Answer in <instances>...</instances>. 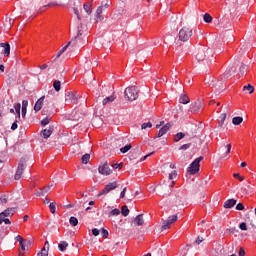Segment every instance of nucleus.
<instances>
[{"label": "nucleus", "mask_w": 256, "mask_h": 256, "mask_svg": "<svg viewBox=\"0 0 256 256\" xmlns=\"http://www.w3.org/2000/svg\"><path fill=\"white\" fill-rule=\"evenodd\" d=\"M190 111L191 113H197V111H201V102H193L190 105Z\"/></svg>", "instance_id": "21"}, {"label": "nucleus", "mask_w": 256, "mask_h": 256, "mask_svg": "<svg viewBox=\"0 0 256 256\" xmlns=\"http://www.w3.org/2000/svg\"><path fill=\"white\" fill-rule=\"evenodd\" d=\"M120 214H121V210H119L118 208H115L110 212V217H115Z\"/></svg>", "instance_id": "42"}, {"label": "nucleus", "mask_w": 256, "mask_h": 256, "mask_svg": "<svg viewBox=\"0 0 256 256\" xmlns=\"http://www.w3.org/2000/svg\"><path fill=\"white\" fill-rule=\"evenodd\" d=\"M66 103H73L76 105L77 101H79V95L73 93V92H67L65 96Z\"/></svg>", "instance_id": "10"}, {"label": "nucleus", "mask_w": 256, "mask_h": 256, "mask_svg": "<svg viewBox=\"0 0 256 256\" xmlns=\"http://www.w3.org/2000/svg\"><path fill=\"white\" fill-rule=\"evenodd\" d=\"M175 178H177V171L174 170L169 174V180L171 181Z\"/></svg>", "instance_id": "48"}, {"label": "nucleus", "mask_w": 256, "mask_h": 256, "mask_svg": "<svg viewBox=\"0 0 256 256\" xmlns=\"http://www.w3.org/2000/svg\"><path fill=\"white\" fill-rule=\"evenodd\" d=\"M53 131H54L53 126H50L46 129L42 130L40 132V135H41V137H43V139H49V137H51V135H53Z\"/></svg>", "instance_id": "13"}, {"label": "nucleus", "mask_w": 256, "mask_h": 256, "mask_svg": "<svg viewBox=\"0 0 256 256\" xmlns=\"http://www.w3.org/2000/svg\"><path fill=\"white\" fill-rule=\"evenodd\" d=\"M98 173H100V175H104L107 177L111 175V173H113V170H111V168L109 167L108 162H104L98 167Z\"/></svg>", "instance_id": "6"}, {"label": "nucleus", "mask_w": 256, "mask_h": 256, "mask_svg": "<svg viewBox=\"0 0 256 256\" xmlns=\"http://www.w3.org/2000/svg\"><path fill=\"white\" fill-rule=\"evenodd\" d=\"M239 256H245V249L243 248L239 249Z\"/></svg>", "instance_id": "63"}, {"label": "nucleus", "mask_w": 256, "mask_h": 256, "mask_svg": "<svg viewBox=\"0 0 256 256\" xmlns=\"http://www.w3.org/2000/svg\"><path fill=\"white\" fill-rule=\"evenodd\" d=\"M247 69H248V66L241 63L240 68H239L240 74L245 75V71H247Z\"/></svg>", "instance_id": "40"}, {"label": "nucleus", "mask_w": 256, "mask_h": 256, "mask_svg": "<svg viewBox=\"0 0 256 256\" xmlns=\"http://www.w3.org/2000/svg\"><path fill=\"white\" fill-rule=\"evenodd\" d=\"M153 127V124L151 122L143 123L141 125V129H151Z\"/></svg>", "instance_id": "44"}, {"label": "nucleus", "mask_w": 256, "mask_h": 256, "mask_svg": "<svg viewBox=\"0 0 256 256\" xmlns=\"http://www.w3.org/2000/svg\"><path fill=\"white\" fill-rule=\"evenodd\" d=\"M44 99H45V97L42 96V97H40V98L37 100V102L35 103V105H34V111H36V113H37V111H41V108L43 107V101H44Z\"/></svg>", "instance_id": "22"}, {"label": "nucleus", "mask_w": 256, "mask_h": 256, "mask_svg": "<svg viewBox=\"0 0 256 256\" xmlns=\"http://www.w3.org/2000/svg\"><path fill=\"white\" fill-rule=\"evenodd\" d=\"M121 213H122L123 217H127V215H129V207L122 206Z\"/></svg>", "instance_id": "39"}, {"label": "nucleus", "mask_w": 256, "mask_h": 256, "mask_svg": "<svg viewBox=\"0 0 256 256\" xmlns=\"http://www.w3.org/2000/svg\"><path fill=\"white\" fill-rule=\"evenodd\" d=\"M14 109L16 111L17 114V119H21V103H16L14 104Z\"/></svg>", "instance_id": "29"}, {"label": "nucleus", "mask_w": 256, "mask_h": 256, "mask_svg": "<svg viewBox=\"0 0 256 256\" xmlns=\"http://www.w3.org/2000/svg\"><path fill=\"white\" fill-rule=\"evenodd\" d=\"M225 119H227V113L221 114L220 121L218 122L219 127H223V125H225Z\"/></svg>", "instance_id": "32"}, {"label": "nucleus", "mask_w": 256, "mask_h": 256, "mask_svg": "<svg viewBox=\"0 0 256 256\" xmlns=\"http://www.w3.org/2000/svg\"><path fill=\"white\" fill-rule=\"evenodd\" d=\"M172 124L171 123H167L166 125H164L159 131L156 137H154V139H157L159 137H163V135H165V133H167V131H169V129H171Z\"/></svg>", "instance_id": "12"}, {"label": "nucleus", "mask_w": 256, "mask_h": 256, "mask_svg": "<svg viewBox=\"0 0 256 256\" xmlns=\"http://www.w3.org/2000/svg\"><path fill=\"white\" fill-rule=\"evenodd\" d=\"M225 148L227 149L226 150V153H225V157H227V155H229V153H231V144H227L225 146Z\"/></svg>", "instance_id": "55"}, {"label": "nucleus", "mask_w": 256, "mask_h": 256, "mask_svg": "<svg viewBox=\"0 0 256 256\" xmlns=\"http://www.w3.org/2000/svg\"><path fill=\"white\" fill-rule=\"evenodd\" d=\"M245 209V206L243 205V203H238L236 205V210L237 211H243Z\"/></svg>", "instance_id": "51"}, {"label": "nucleus", "mask_w": 256, "mask_h": 256, "mask_svg": "<svg viewBox=\"0 0 256 256\" xmlns=\"http://www.w3.org/2000/svg\"><path fill=\"white\" fill-rule=\"evenodd\" d=\"M117 99V97L114 96V94H112L111 96H108L106 98L103 99L102 104L103 105H109V103H113V101Z\"/></svg>", "instance_id": "27"}, {"label": "nucleus", "mask_w": 256, "mask_h": 256, "mask_svg": "<svg viewBox=\"0 0 256 256\" xmlns=\"http://www.w3.org/2000/svg\"><path fill=\"white\" fill-rule=\"evenodd\" d=\"M26 168H27V159L21 158L18 162L17 170L14 175L15 181H19V179H21V177L23 176V172L25 171Z\"/></svg>", "instance_id": "2"}, {"label": "nucleus", "mask_w": 256, "mask_h": 256, "mask_svg": "<svg viewBox=\"0 0 256 256\" xmlns=\"http://www.w3.org/2000/svg\"><path fill=\"white\" fill-rule=\"evenodd\" d=\"M191 148V143L188 144H183L182 146H180L179 151H187V149Z\"/></svg>", "instance_id": "45"}, {"label": "nucleus", "mask_w": 256, "mask_h": 256, "mask_svg": "<svg viewBox=\"0 0 256 256\" xmlns=\"http://www.w3.org/2000/svg\"><path fill=\"white\" fill-rule=\"evenodd\" d=\"M204 21H205V23H211V21H213V17L210 16L209 13H206V14H204Z\"/></svg>", "instance_id": "43"}, {"label": "nucleus", "mask_w": 256, "mask_h": 256, "mask_svg": "<svg viewBox=\"0 0 256 256\" xmlns=\"http://www.w3.org/2000/svg\"><path fill=\"white\" fill-rule=\"evenodd\" d=\"M203 159V156H200L198 158H196L191 164L190 166L187 168L188 173H190V175H195V173H199V169L201 167V160Z\"/></svg>", "instance_id": "4"}, {"label": "nucleus", "mask_w": 256, "mask_h": 256, "mask_svg": "<svg viewBox=\"0 0 256 256\" xmlns=\"http://www.w3.org/2000/svg\"><path fill=\"white\" fill-rule=\"evenodd\" d=\"M243 91H248L249 94L251 95V93H254L255 87H253V85H251V84H248L243 87Z\"/></svg>", "instance_id": "34"}, {"label": "nucleus", "mask_w": 256, "mask_h": 256, "mask_svg": "<svg viewBox=\"0 0 256 256\" xmlns=\"http://www.w3.org/2000/svg\"><path fill=\"white\" fill-rule=\"evenodd\" d=\"M174 203L176 206L183 205L185 203V199L183 198V193L178 192L175 195Z\"/></svg>", "instance_id": "16"}, {"label": "nucleus", "mask_w": 256, "mask_h": 256, "mask_svg": "<svg viewBox=\"0 0 256 256\" xmlns=\"http://www.w3.org/2000/svg\"><path fill=\"white\" fill-rule=\"evenodd\" d=\"M191 99H189V96L187 94H182L179 98V103H182V105H187V103H190Z\"/></svg>", "instance_id": "25"}, {"label": "nucleus", "mask_w": 256, "mask_h": 256, "mask_svg": "<svg viewBox=\"0 0 256 256\" xmlns=\"http://www.w3.org/2000/svg\"><path fill=\"white\" fill-rule=\"evenodd\" d=\"M191 37H193V30L191 28L185 26L179 31V40L183 41V43L190 40Z\"/></svg>", "instance_id": "3"}, {"label": "nucleus", "mask_w": 256, "mask_h": 256, "mask_svg": "<svg viewBox=\"0 0 256 256\" xmlns=\"http://www.w3.org/2000/svg\"><path fill=\"white\" fill-rule=\"evenodd\" d=\"M89 159H91V155L90 154H84L81 158V161L84 165H87V163H89Z\"/></svg>", "instance_id": "36"}, {"label": "nucleus", "mask_w": 256, "mask_h": 256, "mask_svg": "<svg viewBox=\"0 0 256 256\" xmlns=\"http://www.w3.org/2000/svg\"><path fill=\"white\" fill-rule=\"evenodd\" d=\"M53 87H54L55 91H61V81L55 80L53 83Z\"/></svg>", "instance_id": "38"}, {"label": "nucleus", "mask_w": 256, "mask_h": 256, "mask_svg": "<svg viewBox=\"0 0 256 256\" xmlns=\"http://www.w3.org/2000/svg\"><path fill=\"white\" fill-rule=\"evenodd\" d=\"M233 177H235V179H238L239 181H245V177L241 176L239 173H234Z\"/></svg>", "instance_id": "47"}, {"label": "nucleus", "mask_w": 256, "mask_h": 256, "mask_svg": "<svg viewBox=\"0 0 256 256\" xmlns=\"http://www.w3.org/2000/svg\"><path fill=\"white\" fill-rule=\"evenodd\" d=\"M50 121H51V120H50L49 118H45V119H43V120L41 121V125H43V126L49 125Z\"/></svg>", "instance_id": "56"}, {"label": "nucleus", "mask_w": 256, "mask_h": 256, "mask_svg": "<svg viewBox=\"0 0 256 256\" xmlns=\"http://www.w3.org/2000/svg\"><path fill=\"white\" fill-rule=\"evenodd\" d=\"M83 9H84L85 13H87V15H91V13H93L92 4L89 2L84 3Z\"/></svg>", "instance_id": "24"}, {"label": "nucleus", "mask_w": 256, "mask_h": 256, "mask_svg": "<svg viewBox=\"0 0 256 256\" xmlns=\"http://www.w3.org/2000/svg\"><path fill=\"white\" fill-rule=\"evenodd\" d=\"M69 247V243L65 241H61L58 245V249L63 253L64 251H67V248Z\"/></svg>", "instance_id": "28"}, {"label": "nucleus", "mask_w": 256, "mask_h": 256, "mask_svg": "<svg viewBox=\"0 0 256 256\" xmlns=\"http://www.w3.org/2000/svg\"><path fill=\"white\" fill-rule=\"evenodd\" d=\"M233 125H241L243 123V117L237 116L232 119Z\"/></svg>", "instance_id": "33"}, {"label": "nucleus", "mask_w": 256, "mask_h": 256, "mask_svg": "<svg viewBox=\"0 0 256 256\" xmlns=\"http://www.w3.org/2000/svg\"><path fill=\"white\" fill-rule=\"evenodd\" d=\"M51 191V186H46L44 188H40L37 192H36V197H45V195H47V193Z\"/></svg>", "instance_id": "17"}, {"label": "nucleus", "mask_w": 256, "mask_h": 256, "mask_svg": "<svg viewBox=\"0 0 256 256\" xmlns=\"http://www.w3.org/2000/svg\"><path fill=\"white\" fill-rule=\"evenodd\" d=\"M177 219H179L177 214L168 217L167 220L163 221L162 229H164V230L171 229V225H173V223H175L177 221Z\"/></svg>", "instance_id": "7"}, {"label": "nucleus", "mask_w": 256, "mask_h": 256, "mask_svg": "<svg viewBox=\"0 0 256 256\" xmlns=\"http://www.w3.org/2000/svg\"><path fill=\"white\" fill-rule=\"evenodd\" d=\"M0 201H1V203H7V196L6 195H0Z\"/></svg>", "instance_id": "58"}, {"label": "nucleus", "mask_w": 256, "mask_h": 256, "mask_svg": "<svg viewBox=\"0 0 256 256\" xmlns=\"http://www.w3.org/2000/svg\"><path fill=\"white\" fill-rule=\"evenodd\" d=\"M209 53H211V51L207 48H198L195 51V58L197 59L198 62L205 61Z\"/></svg>", "instance_id": "5"}, {"label": "nucleus", "mask_w": 256, "mask_h": 256, "mask_svg": "<svg viewBox=\"0 0 256 256\" xmlns=\"http://www.w3.org/2000/svg\"><path fill=\"white\" fill-rule=\"evenodd\" d=\"M69 223L72 227H77L79 225V220L75 216H71L69 219Z\"/></svg>", "instance_id": "31"}, {"label": "nucleus", "mask_w": 256, "mask_h": 256, "mask_svg": "<svg viewBox=\"0 0 256 256\" xmlns=\"http://www.w3.org/2000/svg\"><path fill=\"white\" fill-rule=\"evenodd\" d=\"M82 35H83V23L80 22L79 26L77 27V35L71 41H69L72 47H75L77 45Z\"/></svg>", "instance_id": "8"}, {"label": "nucleus", "mask_w": 256, "mask_h": 256, "mask_svg": "<svg viewBox=\"0 0 256 256\" xmlns=\"http://www.w3.org/2000/svg\"><path fill=\"white\" fill-rule=\"evenodd\" d=\"M113 169H123V163H116L112 165Z\"/></svg>", "instance_id": "52"}, {"label": "nucleus", "mask_w": 256, "mask_h": 256, "mask_svg": "<svg viewBox=\"0 0 256 256\" xmlns=\"http://www.w3.org/2000/svg\"><path fill=\"white\" fill-rule=\"evenodd\" d=\"M79 9H81V1L76 0V1H74L73 11H74V14L76 15L78 21H81V14L79 13Z\"/></svg>", "instance_id": "14"}, {"label": "nucleus", "mask_w": 256, "mask_h": 256, "mask_svg": "<svg viewBox=\"0 0 256 256\" xmlns=\"http://www.w3.org/2000/svg\"><path fill=\"white\" fill-rule=\"evenodd\" d=\"M124 97L127 101H136L139 98V90L135 86L127 87L124 91Z\"/></svg>", "instance_id": "1"}, {"label": "nucleus", "mask_w": 256, "mask_h": 256, "mask_svg": "<svg viewBox=\"0 0 256 256\" xmlns=\"http://www.w3.org/2000/svg\"><path fill=\"white\" fill-rule=\"evenodd\" d=\"M117 189V182H111L108 183L104 189L98 194V197H101V195H107L110 191H113Z\"/></svg>", "instance_id": "9"}, {"label": "nucleus", "mask_w": 256, "mask_h": 256, "mask_svg": "<svg viewBox=\"0 0 256 256\" xmlns=\"http://www.w3.org/2000/svg\"><path fill=\"white\" fill-rule=\"evenodd\" d=\"M181 139H185V133H183V132H178V133L174 136V141H175V143H179V141H181Z\"/></svg>", "instance_id": "30"}, {"label": "nucleus", "mask_w": 256, "mask_h": 256, "mask_svg": "<svg viewBox=\"0 0 256 256\" xmlns=\"http://www.w3.org/2000/svg\"><path fill=\"white\" fill-rule=\"evenodd\" d=\"M17 127H18V125H17V120H16V121L12 124L11 130H12V131H16Z\"/></svg>", "instance_id": "61"}, {"label": "nucleus", "mask_w": 256, "mask_h": 256, "mask_svg": "<svg viewBox=\"0 0 256 256\" xmlns=\"http://www.w3.org/2000/svg\"><path fill=\"white\" fill-rule=\"evenodd\" d=\"M15 211H17V208H7L3 212L0 213V219L7 218V217H13L15 215Z\"/></svg>", "instance_id": "11"}, {"label": "nucleus", "mask_w": 256, "mask_h": 256, "mask_svg": "<svg viewBox=\"0 0 256 256\" xmlns=\"http://www.w3.org/2000/svg\"><path fill=\"white\" fill-rule=\"evenodd\" d=\"M101 235L104 239H107V237H109V231L102 229Z\"/></svg>", "instance_id": "49"}, {"label": "nucleus", "mask_w": 256, "mask_h": 256, "mask_svg": "<svg viewBox=\"0 0 256 256\" xmlns=\"http://www.w3.org/2000/svg\"><path fill=\"white\" fill-rule=\"evenodd\" d=\"M15 241H18V243H25V239L21 237V235H18L15 237Z\"/></svg>", "instance_id": "53"}, {"label": "nucleus", "mask_w": 256, "mask_h": 256, "mask_svg": "<svg viewBox=\"0 0 256 256\" xmlns=\"http://www.w3.org/2000/svg\"><path fill=\"white\" fill-rule=\"evenodd\" d=\"M49 209L50 212L55 215V211H57V203L56 202H52L49 204Z\"/></svg>", "instance_id": "37"}, {"label": "nucleus", "mask_w": 256, "mask_h": 256, "mask_svg": "<svg viewBox=\"0 0 256 256\" xmlns=\"http://www.w3.org/2000/svg\"><path fill=\"white\" fill-rule=\"evenodd\" d=\"M151 155H155V152L149 153L148 155H146L143 158H141L140 161H145L148 157H151Z\"/></svg>", "instance_id": "60"}, {"label": "nucleus", "mask_w": 256, "mask_h": 256, "mask_svg": "<svg viewBox=\"0 0 256 256\" xmlns=\"http://www.w3.org/2000/svg\"><path fill=\"white\" fill-rule=\"evenodd\" d=\"M237 205V200L235 199H228L224 202V209H231Z\"/></svg>", "instance_id": "20"}, {"label": "nucleus", "mask_w": 256, "mask_h": 256, "mask_svg": "<svg viewBox=\"0 0 256 256\" xmlns=\"http://www.w3.org/2000/svg\"><path fill=\"white\" fill-rule=\"evenodd\" d=\"M37 256H49V252L45 247H43Z\"/></svg>", "instance_id": "41"}, {"label": "nucleus", "mask_w": 256, "mask_h": 256, "mask_svg": "<svg viewBox=\"0 0 256 256\" xmlns=\"http://www.w3.org/2000/svg\"><path fill=\"white\" fill-rule=\"evenodd\" d=\"M233 73H237V67L232 66L228 72H226V75H233Z\"/></svg>", "instance_id": "46"}, {"label": "nucleus", "mask_w": 256, "mask_h": 256, "mask_svg": "<svg viewBox=\"0 0 256 256\" xmlns=\"http://www.w3.org/2000/svg\"><path fill=\"white\" fill-rule=\"evenodd\" d=\"M92 234L94 235V237L99 236V229L93 228V229H92Z\"/></svg>", "instance_id": "59"}, {"label": "nucleus", "mask_w": 256, "mask_h": 256, "mask_svg": "<svg viewBox=\"0 0 256 256\" xmlns=\"http://www.w3.org/2000/svg\"><path fill=\"white\" fill-rule=\"evenodd\" d=\"M47 67H49V64H43L39 66V69L45 70Z\"/></svg>", "instance_id": "64"}, {"label": "nucleus", "mask_w": 256, "mask_h": 256, "mask_svg": "<svg viewBox=\"0 0 256 256\" xmlns=\"http://www.w3.org/2000/svg\"><path fill=\"white\" fill-rule=\"evenodd\" d=\"M203 241H205L204 239H203V237H198L196 240H195V245H201V243H203Z\"/></svg>", "instance_id": "54"}, {"label": "nucleus", "mask_w": 256, "mask_h": 256, "mask_svg": "<svg viewBox=\"0 0 256 256\" xmlns=\"http://www.w3.org/2000/svg\"><path fill=\"white\" fill-rule=\"evenodd\" d=\"M127 192V187H124L122 192L120 193V199H125V193Z\"/></svg>", "instance_id": "57"}, {"label": "nucleus", "mask_w": 256, "mask_h": 256, "mask_svg": "<svg viewBox=\"0 0 256 256\" xmlns=\"http://www.w3.org/2000/svg\"><path fill=\"white\" fill-rule=\"evenodd\" d=\"M0 47L4 49L3 54L5 57H9V55H11V45H9V43H0Z\"/></svg>", "instance_id": "18"}, {"label": "nucleus", "mask_w": 256, "mask_h": 256, "mask_svg": "<svg viewBox=\"0 0 256 256\" xmlns=\"http://www.w3.org/2000/svg\"><path fill=\"white\" fill-rule=\"evenodd\" d=\"M102 13H103V6H99L95 13V20L97 23H99V21H103L104 17Z\"/></svg>", "instance_id": "19"}, {"label": "nucleus", "mask_w": 256, "mask_h": 256, "mask_svg": "<svg viewBox=\"0 0 256 256\" xmlns=\"http://www.w3.org/2000/svg\"><path fill=\"white\" fill-rule=\"evenodd\" d=\"M29 105V101L23 100L22 101V117L25 119V116L27 115V107Z\"/></svg>", "instance_id": "26"}, {"label": "nucleus", "mask_w": 256, "mask_h": 256, "mask_svg": "<svg viewBox=\"0 0 256 256\" xmlns=\"http://www.w3.org/2000/svg\"><path fill=\"white\" fill-rule=\"evenodd\" d=\"M239 229H241V231H247V223L242 222V223L239 225Z\"/></svg>", "instance_id": "50"}, {"label": "nucleus", "mask_w": 256, "mask_h": 256, "mask_svg": "<svg viewBox=\"0 0 256 256\" xmlns=\"http://www.w3.org/2000/svg\"><path fill=\"white\" fill-rule=\"evenodd\" d=\"M69 45H71V42H68L67 45H65L56 55V58L54 59V61H57V59H59V57H61V54L65 53V51H67V49L69 48ZM52 61L50 63V65H53V62Z\"/></svg>", "instance_id": "23"}, {"label": "nucleus", "mask_w": 256, "mask_h": 256, "mask_svg": "<svg viewBox=\"0 0 256 256\" xmlns=\"http://www.w3.org/2000/svg\"><path fill=\"white\" fill-rule=\"evenodd\" d=\"M133 148V146L131 144H127L126 146L120 148V153H127L128 151H131V149Z\"/></svg>", "instance_id": "35"}, {"label": "nucleus", "mask_w": 256, "mask_h": 256, "mask_svg": "<svg viewBox=\"0 0 256 256\" xmlns=\"http://www.w3.org/2000/svg\"><path fill=\"white\" fill-rule=\"evenodd\" d=\"M133 223L136 227H141V226L145 225V219L143 218V214L137 215L134 218Z\"/></svg>", "instance_id": "15"}, {"label": "nucleus", "mask_w": 256, "mask_h": 256, "mask_svg": "<svg viewBox=\"0 0 256 256\" xmlns=\"http://www.w3.org/2000/svg\"><path fill=\"white\" fill-rule=\"evenodd\" d=\"M3 223H5V225H11V220H9V218H3Z\"/></svg>", "instance_id": "62"}]
</instances>
